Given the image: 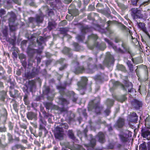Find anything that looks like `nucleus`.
I'll list each match as a JSON object with an SVG mask.
<instances>
[{
  "label": "nucleus",
  "instance_id": "15",
  "mask_svg": "<svg viewBox=\"0 0 150 150\" xmlns=\"http://www.w3.org/2000/svg\"><path fill=\"white\" fill-rule=\"evenodd\" d=\"M96 137L98 139L99 142L101 143H103L105 141L104 135L101 132H99L98 134Z\"/></svg>",
  "mask_w": 150,
  "mask_h": 150
},
{
  "label": "nucleus",
  "instance_id": "60",
  "mask_svg": "<svg viewBox=\"0 0 150 150\" xmlns=\"http://www.w3.org/2000/svg\"><path fill=\"white\" fill-rule=\"evenodd\" d=\"M66 64L64 65L63 66L60 67L59 68V69L60 70H63L65 67H66Z\"/></svg>",
  "mask_w": 150,
  "mask_h": 150
},
{
  "label": "nucleus",
  "instance_id": "52",
  "mask_svg": "<svg viewBox=\"0 0 150 150\" xmlns=\"http://www.w3.org/2000/svg\"><path fill=\"white\" fill-rule=\"evenodd\" d=\"M30 124L35 128L37 127V124L36 123H34L33 122H30Z\"/></svg>",
  "mask_w": 150,
  "mask_h": 150
},
{
  "label": "nucleus",
  "instance_id": "18",
  "mask_svg": "<svg viewBox=\"0 0 150 150\" xmlns=\"http://www.w3.org/2000/svg\"><path fill=\"white\" fill-rule=\"evenodd\" d=\"M127 84L125 85V86L127 87L129 86V88L128 89V92L130 93H132L134 92V88H132V84L131 82H126Z\"/></svg>",
  "mask_w": 150,
  "mask_h": 150
},
{
  "label": "nucleus",
  "instance_id": "29",
  "mask_svg": "<svg viewBox=\"0 0 150 150\" xmlns=\"http://www.w3.org/2000/svg\"><path fill=\"white\" fill-rule=\"evenodd\" d=\"M111 82L112 83L114 86H123L122 85L119 81L114 80H112Z\"/></svg>",
  "mask_w": 150,
  "mask_h": 150
},
{
  "label": "nucleus",
  "instance_id": "43",
  "mask_svg": "<svg viewBox=\"0 0 150 150\" xmlns=\"http://www.w3.org/2000/svg\"><path fill=\"white\" fill-rule=\"evenodd\" d=\"M95 79L97 80H101L103 78L102 76L101 75H97L95 76Z\"/></svg>",
  "mask_w": 150,
  "mask_h": 150
},
{
  "label": "nucleus",
  "instance_id": "25",
  "mask_svg": "<svg viewBox=\"0 0 150 150\" xmlns=\"http://www.w3.org/2000/svg\"><path fill=\"white\" fill-rule=\"evenodd\" d=\"M74 47V50L76 51H79L81 49L80 47L78 44L76 42H74L73 44Z\"/></svg>",
  "mask_w": 150,
  "mask_h": 150
},
{
  "label": "nucleus",
  "instance_id": "49",
  "mask_svg": "<svg viewBox=\"0 0 150 150\" xmlns=\"http://www.w3.org/2000/svg\"><path fill=\"white\" fill-rule=\"evenodd\" d=\"M8 21L9 22V24L10 23V24H11V23H13L14 22V19L13 18H10L9 19Z\"/></svg>",
  "mask_w": 150,
  "mask_h": 150
},
{
  "label": "nucleus",
  "instance_id": "42",
  "mask_svg": "<svg viewBox=\"0 0 150 150\" xmlns=\"http://www.w3.org/2000/svg\"><path fill=\"white\" fill-rule=\"evenodd\" d=\"M78 15H79L78 11L76 10H75L74 11H73L72 14V15L73 16H76Z\"/></svg>",
  "mask_w": 150,
  "mask_h": 150
},
{
  "label": "nucleus",
  "instance_id": "48",
  "mask_svg": "<svg viewBox=\"0 0 150 150\" xmlns=\"http://www.w3.org/2000/svg\"><path fill=\"white\" fill-rule=\"evenodd\" d=\"M54 95V94L53 93V92H52V93L51 96V97H50L48 96L47 97V99L48 100H52L53 98V97Z\"/></svg>",
  "mask_w": 150,
  "mask_h": 150
},
{
  "label": "nucleus",
  "instance_id": "64",
  "mask_svg": "<svg viewBox=\"0 0 150 150\" xmlns=\"http://www.w3.org/2000/svg\"><path fill=\"white\" fill-rule=\"evenodd\" d=\"M64 60V59H60L59 61V63H61L63 62Z\"/></svg>",
  "mask_w": 150,
  "mask_h": 150
},
{
  "label": "nucleus",
  "instance_id": "46",
  "mask_svg": "<svg viewBox=\"0 0 150 150\" xmlns=\"http://www.w3.org/2000/svg\"><path fill=\"white\" fill-rule=\"evenodd\" d=\"M9 26L10 27V29L12 30V31H14L16 29L15 27L13 25H12L10 24V23L9 24Z\"/></svg>",
  "mask_w": 150,
  "mask_h": 150
},
{
  "label": "nucleus",
  "instance_id": "31",
  "mask_svg": "<svg viewBox=\"0 0 150 150\" xmlns=\"http://www.w3.org/2000/svg\"><path fill=\"white\" fill-rule=\"evenodd\" d=\"M76 38L78 41H82L83 40H84V36L83 35H78L76 37Z\"/></svg>",
  "mask_w": 150,
  "mask_h": 150
},
{
  "label": "nucleus",
  "instance_id": "57",
  "mask_svg": "<svg viewBox=\"0 0 150 150\" xmlns=\"http://www.w3.org/2000/svg\"><path fill=\"white\" fill-rule=\"evenodd\" d=\"M8 139L9 140H11L12 139V136L10 134H8Z\"/></svg>",
  "mask_w": 150,
  "mask_h": 150
},
{
  "label": "nucleus",
  "instance_id": "34",
  "mask_svg": "<svg viewBox=\"0 0 150 150\" xmlns=\"http://www.w3.org/2000/svg\"><path fill=\"white\" fill-rule=\"evenodd\" d=\"M44 104L46 108L48 109H50L52 105L51 103L49 102H45Z\"/></svg>",
  "mask_w": 150,
  "mask_h": 150
},
{
  "label": "nucleus",
  "instance_id": "54",
  "mask_svg": "<svg viewBox=\"0 0 150 150\" xmlns=\"http://www.w3.org/2000/svg\"><path fill=\"white\" fill-rule=\"evenodd\" d=\"M2 33L4 36H6L7 35V33L6 30H4L2 32Z\"/></svg>",
  "mask_w": 150,
  "mask_h": 150
},
{
  "label": "nucleus",
  "instance_id": "9",
  "mask_svg": "<svg viewBox=\"0 0 150 150\" xmlns=\"http://www.w3.org/2000/svg\"><path fill=\"white\" fill-rule=\"evenodd\" d=\"M128 132L125 131V132L121 133L119 137L121 141L123 142H125L127 141L128 135L127 134Z\"/></svg>",
  "mask_w": 150,
  "mask_h": 150
},
{
  "label": "nucleus",
  "instance_id": "7",
  "mask_svg": "<svg viewBox=\"0 0 150 150\" xmlns=\"http://www.w3.org/2000/svg\"><path fill=\"white\" fill-rule=\"evenodd\" d=\"M88 81L87 78L86 77H83L81 78V81L78 82L77 85L79 87L81 88H85L86 83Z\"/></svg>",
  "mask_w": 150,
  "mask_h": 150
},
{
  "label": "nucleus",
  "instance_id": "13",
  "mask_svg": "<svg viewBox=\"0 0 150 150\" xmlns=\"http://www.w3.org/2000/svg\"><path fill=\"white\" fill-rule=\"evenodd\" d=\"M124 124V120L122 118H120L117 120L116 124V126L119 128L122 127Z\"/></svg>",
  "mask_w": 150,
  "mask_h": 150
},
{
  "label": "nucleus",
  "instance_id": "26",
  "mask_svg": "<svg viewBox=\"0 0 150 150\" xmlns=\"http://www.w3.org/2000/svg\"><path fill=\"white\" fill-rule=\"evenodd\" d=\"M69 94L71 97H73V98L72 100L73 101L75 102L77 100V98H75L74 96V93L73 91H70L69 92Z\"/></svg>",
  "mask_w": 150,
  "mask_h": 150
},
{
  "label": "nucleus",
  "instance_id": "59",
  "mask_svg": "<svg viewBox=\"0 0 150 150\" xmlns=\"http://www.w3.org/2000/svg\"><path fill=\"white\" fill-rule=\"evenodd\" d=\"M13 107L14 109L15 110H17V105L15 103L13 104Z\"/></svg>",
  "mask_w": 150,
  "mask_h": 150
},
{
  "label": "nucleus",
  "instance_id": "28",
  "mask_svg": "<svg viewBox=\"0 0 150 150\" xmlns=\"http://www.w3.org/2000/svg\"><path fill=\"white\" fill-rule=\"evenodd\" d=\"M127 98L125 97V95L120 96L118 99V101L121 103H122Z\"/></svg>",
  "mask_w": 150,
  "mask_h": 150
},
{
  "label": "nucleus",
  "instance_id": "16",
  "mask_svg": "<svg viewBox=\"0 0 150 150\" xmlns=\"http://www.w3.org/2000/svg\"><path fill=\"white\" fill-rule=\"evenodd\" d=\"M132 11L134 16H137V18L141 17L140 11L137 10V8H133L132 9Z\"/></svg>",
  "mask_w": 150,
  "mask_h": 150
},
{
  "label": "nucleus",
  "instance_id": "8",
  "mask_svg": "<svg viewBox=\"0 0 150 150\" xmlns=\"http://www.w3.org/2000/svg\"><path fill=\"white\" fill-rule=\"evenodd\" d=\"M99 99L98 98V101H96V100L92 101L91 103H90V105L93 108L96 109V112L97 110H98V112H96L98 113L100 112V110L99 107Z\"/></svg>",
  "mask_w": 150,
  "mask_h": 150
},
{
  "label": "nucleus",
  "instance_id": "37",
  "mask_svg": "<svg viewBox=\"0 0 150 150\" xmlns=\"http://www.w3.org/2000/svg\"><path fill=\"white\" fill-rule=\"evenodd\" d=\"M96 140L92 138L90 141V144L91 146L93 147L96 144Z\"/></svg>",
  "mask_w": 150,
  "mask_h": 150
},
{
  "label": "nucleus",
  "instance_id": "51",
  "mask_svg": "<svg viewBox=\"0 0 150 150\" xmlns=\"http://www.w3.org/2000/svg\"><path fill=\"white\" fill-rule=\"evenodd\" d=\"M20 127L22 128H23L24 129H26L27 128V127L26 125L24 124H23L20 125Z\"/></svg>",
  "mask_w": 150,
  "mask_h": 150
},
{
  "label": "nucleus",
  "instance_id": "40",
  "mask_svg": "<svg viewBox=\"0 0 150 150\" xmlns=\"http://www.w3.org/2000/svg\"><path fill=\"white\" fill-rule=\"evenodd\" d=\"M15 147L17 149H21V150H24V147L21 145H16L15 146Z\"/></svg>",
  "mask_w": 150,
  "mask_h": 150
},
{
  "label": "nucleus",
  "instance_id": "35",
  "mask_svg": "<svg viewBox=\"0 0 150 150\" xmlns=\"http://www.w3.org/2000/svg\"><path fill=\"white\" fill-rule=\"evenodd\" d=\"M141 150H147L146 144L145 143H143L141 144Z\"/></svg>",
  "mask_w": 150,
  "mask_h": 150
},
{
  "label": "nucleus",
  "instance_id": "17",
  "mask_svg": "<svg viewBox=\"0 0 150 150\" xmlns=\"http://www.w3.org/2000/svg\"><path fill=\"white\" fill-rule=\"evenodd\" d=\"M34 85V83L33 81H29L28 82V85L27 86V89L29 90L30 91H32Z\"/></svg>",
  "mask_w": 150,
  "mask_h": 150
},
{
  "label": "nucleus",
  "instance_id": "47",
  "mask_svg": "<svg viewBox=\"0 0 150 150\" xmlns=\"http://www.w3.org/2000/svg\"><path fill=\"white\" fill-rule=\"evenodd\" d=\"M61 100L64 103L67 104L69 103V102L67 101V100L64 98H61Z\"/></svg>",
  "mask_w": 150,
  "mask_h": 150
},
{
  "label": "nucleus",
  "instance_id": "61",
  "mask_svg": "<svg viewBox=\"0 0 150 150\" xmlns=\"http://www.w3.org/2000/svg\"><path fill=\"white\" fill-rule=\"evenodd\" d=\"M27 41L25 40H24L23 41L21 42V44L23 45H25L26 44Z\"/></svg>",
  "mask_w": 150,
  "mask_h": 150
},
{
  "label": "nucleus",
  "instance_id": "63",
  "mask_svg": "<svg viewBox=\"0 0 150 150\" xmlns=\"http://www.w3.org/2000/svg\"><path fill=\"white\" fill-rule=\"evenodd\" d=\"M58 88L60 90L61 89L63 90L64 88V87H62L61 86H59L58 87Z\"/></svg>",
  "mask_w": 150,
  "mask_h": 150
},
{
  "label": "nucleus",
  "instance_id": "12",
  "mask_svg": "<svg viewBox=\"0 0 150 150\" xmlns=\"http://www.w3.org/2000/svg\"><path fill=\"white\" fill-rule=\"evenodd\" d=\"M39 123L40 124V129H43L45 127H43L42 125L43 124L46 125V122L44 120L42 117L41 116H40L39 118Z\"/></svg>",
  "mask_w": 150,
  "mask_h": 150
},
{
  "label": "nucleus",
  "instance_id": "21",
  "mask_svg": "<svg viewBox=\"0 0 150 150\" xmlns=\"http://www.w3.org/2000/svg\"><path fill=\"white\" fill-rule=\"evenodd\" d=\"M117 4L118 6L120 7L122 10H125L127 8V6L117 1Z\"/></svg>",
  "mask_w": 150,
  "mask_h": 150
},
{
  "label": "nucleus",
  "instance_id": "20",
  "mask_svg": "<svg viewBox=\"0 0 150 150\" xmlns=\"http://www.w3.org/2000/svg\"><path fill=\"white\" fill-rule=\"evenodd\" d=\"M35 50L34 49L31 48L29 47L28 48L27 53L31 57L35 53Z\"/></svg>",
  "mask_w": 150,
  "mask_h": 150
},
{
  "label": "nucleus",
  "instance_id": "62",
  "mask_svg": "<svg viewBox=\"0 0 150 150\" xmlns=\"http://www.w3.org/2000/svg\"><path fill=\"white\" fill-rule=\"evenodd\" d=\"M64 128L65 129H67L68 128V126L67 123L65 124L64 123Z\"/></svg>",
  "mask_w": 150,
  "mask_h": 150
},
{
  "label": "nucleus",
  "instance_id": "33",
  "mask_svg": "<svg viewBox=\"0 0 150 150\" xmlns=\"http://www.w3.org/2000/svg\"><path fill=\"white\" fill-rule=\"evenodd\" d=\"M132 116L133 118L132 121L134 122L136 121L138 119V116H137V114L135 113H133L132 115Z\"/></svg>",
  "mask_w": 150,
  "mask_h": 150
},
{
  "label": "nucleus",
  "instance_id": "23",
  "mask_svg": "<svg viewBox=\"0 0 150 150\" xmlns=\"http://www.w3.org/2000/svg\"><path fill=\"white\" fill-rule=\"evenodd\" d=\"M127 64L128 66L129 70L131 72H132L133 70V64L131 63V61H128L127 63Z\"/></svg>",
  "mask_w": 150,
  "mask_h": 150
},
{
  "label": "nucleus",
  "instance_id": "14",
  "mask_svg": "<svg viewBox=\"0 0 150 150\" xmlns=\"http://www.w3.org/2000/svg\"><path fill=\"white\" fill-rule=\"evenodd\" d=\"M133 106L136 109H138L142 107V103L141 101L135 100L133 103Z\"/></svg>",
  "mask_w": 150,
  "mask_h": 150
},
{
  "label": "nucleus",
  "instance_id": "45",
  "mask_svg": "<svg viewBox=\"0 0 150 150\" xmlns=\"http://www.w3.org/2000/svg\"><path fill=\"white\" fill-rule=\"evenodd\" d=\"M76 150H85L81 146L77 145Z\"/></svg>",
  "mask_w": 150,
  "mask_h": 150
},
{
  "label": "nucleus",
  "instance_id": "50",
  "mask_svg": "<svg viewBox=\"0 0 150 150\" xmlns=\"http://www.w3.org/2000/svg\"><path fill=\"white\" fill-rule=\"evenodd\" d=\"M6 12L3 9H1L0 10V15L2 16L5 14Z\"/></svg>",
  "mask_w": 150,
  "mask_h": 150
},
{
  "label": "nucleus",
  "instance_id": "53",
  "mask_svg": "<svg viewBox=\"0 0 150 150\" xmlns=\"http://www.w3.org/2000/svg\"><path fill=\"white\" fill-rule=\"evenodd\" d=\"M148 4V1H145L143 2V3L141 4L140 5V6H145L146 5H147Z\"/></svg>",
  "mask_w": 150,
  "mask_h": 150
},
{
  "label": "nucleus",
  "instance_id": "11",
  "mask_svg": "<svg viewBox=\"0 0 150 150\" xmlns=\"http://www.w3.org/2000/svg\"><path fill=\"white\" fill-rule=\"evenodd\" d=\"M142 135L144 138L148 140L150 139V131L149 130H143L142 132Z\"/></svg>",
  "mask_w": 150,
  "mask_h": 150
},
{
  "label": "nucleus",
  "instance_id": "2",
  "mask_svg": "<svg viewBox=\"0 0 150 150\" xmlns=\"http://www.w3.org/2000/svg\"><path fill=\"white\" fill-rule=\"evenodd\" d=\"M97 62V59L96 58L93 59L92 58L89 57L86 62L84 64V67L86 68L90 69L91 68V66Z\"/></svg>",
  "mask_w": 150,
  "mask_h": 150
},
{
  "label": "nucleus",
  "instance_id": "39",
  "mask_svg": "<svg viewBox=\"0 0 150 150\" xmlns=\"http://www.w3.org/2000/svg\"><path fill=\"white\" fill-rule=\"evenodd\" d=\"M70 50L69 48L65 47L63 50V52L65 54L68 53L70 51Z\"/></svg>",
  "mask_w": 150,
  "mask_h": 150
},
{
  "label": "nucleus",
  "instance_id": "30",
  "mask_svg": "<svg viewBox=\"0 0 150 150\" xmlns=\"http://www.w3.org/2000/svg\"><path fill=\"white\" fill-rule=\"evenodd\" d=\"M114 101L112 100L108 99L107 100L106 105L108 106H112L113 104Z\"/></svg>",
  "mask_w": 150,
  "mask_h": 150
},
{
  "label": "nucleus",
  "instance_id": "4",
  "mask_svg": "<svg viewBox=\"0 0 150 150\" xmlns=\"http://www.w3.org/2000/svg\"><path fill=\"white\" fill-rule=\"evenodd\" d=\"M72 66H76L75 69L73 70L74 72L76 74L82 73L84 70L83 67L79 66V64L78 62H76L72 64Z\"/></svg>",
  "mask_w": 150,
  "mask_h": 150
},
{
  "label": "nucleus",
  "instance_id": "55",
  "mask_svg": "<svg viewBox=\"0 0 150 150\" xmlns=\"http://www.w3.org/2000/svg\"><path fill=\"white\" fill-rule=\"evenodd\" d=\"M36 69H33V70H32L33 72L32 73V75H33V76H34L37 74L36 73L33 72H34L35 71H36Z\"/></svg>",
  "mask_w": 150,
  "mask_h": 150
},
{
  "label": "nucleus",
  "instance_id": "22",
  "mask_svg": "<svg viewBox=\"0 0 150 150\" xmlns=\"http://www.w3.org/2000/svg\"><path fill=\"white\" fill-rule=\"evenodd\" d=\"M117 69L119 70L122 71H126L125 68L123 65L121 64H118L117 66Z\"/></svg>",
  "mask_w": 150,
  "mask_h": 150
},
{
  "label": "nucleus",
  "instance_id": "38",
  "mask_svg": "<svg viewBox=\"0 0 150 150\" xmlns=\"http://www.w3.org/2000/svg\"><path fill=\"white\" fill-rule=\"evenodd\" d=\"M44 93L47 94L50 93V89L48 87H45L44 90Z\"/></svg>",
  "mask_w": 150,
  "mask_h": 150
},
{
  "label": "nucleus",
  "instance_id": "3",
  "mask_svg": "<svg viewBox=\"0 0 150 150\" xmlns=\"http://www.w3.org/2000/svg\"><path fill=\"white\" fill-rule=\"evenodd\" d=\"M55 137L56 138L60 140L63 139V134L62 133L63 129L62 128L57 127L56 128Z\"/></svg>",
  "mask_w": 150,
  "mask_h": 150
},
{
  "label": "nucleus",
  "instance_id": "19",
  "mask_svg": "<svg viewBox=\"0 0 150 150\" xmlns=\"http://www.w3.org/2000/svg\"><path fill=\"white\" fill-rule=\"evenodd\" d=\"M145 121L146 127L147 128L150 129V116L147 117Z\"/></svg>",
  "mask_w": 150,
  "mask_h": 150
},
{
  "label": "nucleus",
  "instance_id": "32",
  "mask_svg": "<svg viewBox=\"0 0 150 150\" xmlns=\"http://www.w3.org/2000/svg\"><path fill=\"white\" fill-rule=\"evenodd\" d=\"M139 0H129V2L133 5L136 6Z\"/></svg>",
  "mask_w": 150,
  "mask_h": 150
},
{
  "label": "nucleus",
  "instance_id": "6",
  "mask_svg": "<svg viewBox=\"0 0 150 150\" xmlns=\"http://www.w3.org/2000/svg\"><path fill=\"white\" fill-rule=\"evenodd\" d=\"M37 114L32 111L28 112L26 114V116L27 118L29 120H33L36 121L37 119Z\"/></svg>",
  "mask_w": 150,
  "mask_h": 150
},
{
  "label": "nucleus",
  "instance_id": "58",
  "mask_svg": "<svg viewBox=\"0 0 150 150\" xmlns=\"http://www.w3.org/2000/svg\"><path fill=\"white\" fill-rule=\"evenodd\" d=\"M110 112V111L109 109H107V110L105 111V112L106 113V115H108Z\"/></svg>",
  "mask_w": 150,
  "mask_h": 150
},
{
  "label": "nucleus",
  "instance_id": "1",
  "mask_svg": "<svg viewBox=\"0 0 150 150\" xmlns=\"http://www.w3.org/2000/svg\"><path fill=\"white\" fill-rule=\"evenodd\" d=\"M104 40L107 42L109 45L111 46L115 51L117 52L124 53L125 51L130 53V50L128 46L125 43L123 42L121 39L119 37H116L115 38V42L116 43H119L121 42H122L121 46L123 48L124 50H122L120 48L117 49V47L114 46L112 42L107 38H104Z\"/></svg>",
  "mask_w": 150,
  "mask_h": 150
},
{
  "label": "nucleus",
  "instance_id": "5",
  "mask_svg": "<svg viewBox=\"0 0 150 150\" xmlns=\"http://www.w3.org/2000/svg\"><path fill=\"white\" fill-rule=\"evenodd\" d=\"M113 58L110 53H108L106 56V59L104 62V64L107 66L109 65L114 62Z\"/></svg>",
  "mask_w": 150,
  "mask_h": 150
},
{
  "label": "nucleus",
  "instance_id": "56",
  "mask_svg": "<svg viewBox=\"0 0 150 150\" xmlns=\"http://www.w3.org/2000/svg\"><path fill=\"white\" fill-rule=\"evenodd\" d=\"M7 146L6 144H5L4 145L1 142V139H0V146H1L2 147H4Z\"/></svg>",
  "mask_w": 150,
  "mask_h": 150
},
{
  "label": "nucleus",
  "instance_id": "27",
  "mask_svg": "<svg viewBox=\"0 0 150 150\" xmlns=\"http://www.w3.org/2000/svg\"><path fill=\"white\" fill-rule=\"evenodd\" d=\"M68 136L71 139H73L74 138V134L72 130H69L68 131Z\"/></svg>",
  "mask_w": 150,
  "mask_h": 150
},
{
  "label": "nucleus",
  "instance_id": "36",
  "mask_svg": "<svg viewBox=\"0 0 150 150\" xmlns=\"http://www.w3.org/2000/svg\"><path fill=\"white\" fill-rule=\"evenodd\" d=\"M138 25L140 28L143 30L144 28V24L140 22L138 23Z\"/></svg>",
  "mask_w": 150,
  "mask_h": 150
},
{
  "label": "nucleus",
  "instance_id": "44",
  "mask_svg": "<svg viewBox=\"0 0 150 150\" xmlns=\"http://www.w3.org/2000/svg\"><path fill=\"white\" fill-rule=\"evenodd\" d=\"M36 21L37 22H41L42 21V19L40 16H38L36 18Z\"/></svg>",
  "mask_w": 150,
  "mask_h": 150
},
{
  "label": "nucleus",
  "instance_id": "10",
  "mask_svg": "<svg viewBox=\"0 0 150 150\" xmlns=\"http://www.w3.org/2000/svg\"><path fill=\"white\" fill-rule=\"evenodd\" d=\"M95 47H96L99 49L101 50H104L106 48V46L104 43H101L100 44L96 43L94 45V47H92L91 49H92Z\"/></svg>",
  "mask_w": 150,
  "mask_h": 150
},
{
  "label": "nucleus",
  "instance_id": "24",
  "mask_svg": "<svg viewBox=\"0 0 150 150\" xmlns=\"http://www.w3.org/2000/svg\"><path fill=\"white\" fill-rule=\"evenodd\" d=\"M98 37L96 35L92 34L88 36V40L91 39H93L94 40H96L98 39Z\"/></svg>",
  "mask_w": 150,
  "mask_h": 150
},
{
  "label": "nucleus",
  "instance_id": "41",
  "mask_svg": "<svg viewBox=\"0 0 150 150\" xmlns=\"http://www.w3.org/2000/svg\"><path fill=\"white\" fill-rule=\"evenodd\" d=\"M95 30L99 31H102V29L101 28L100 26L98 25H96L95 27H94Z\"/></svg>",
  "mask_w": 150,
  "mask_h": 150
}]
</instances>
